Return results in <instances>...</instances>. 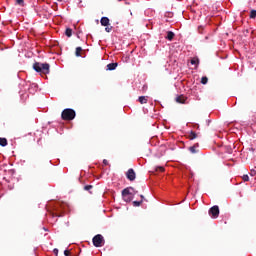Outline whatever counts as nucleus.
<instances>
[{
    "label": "nucleus",
    "mask_w": 256,
    "mask_h": 256,
    "mask_svg": "<svg viewBox=\"0 0 256 256\" xmlns=\"http://www.w3.org/2000/svg\"><path fill=\"white\" fill-rule=\"evenodd\" d=\"M33 70L40 73V75H47L50 73V65L48 63L35 62Z\"/></svg>",
    "instance_id": "obj_1"
},
{
    "label": "nucleus",
    "mask_w": 256,
    "mask_h": 256,
    "mask_svg": "<svg viewBox=\"0 0 256 256\" xmlns=\"http://www.w3.org/2000/svg\"><path fill=\"white\" fill-rule=\"evenodd\" d=\"M76 118V111L71 108H66L61 112V119L63 121H73Z\"/></svg>",
    "instance_id": "obj_2"
},
{
    "label": "nucleus",
    "mask_w": 256,
    "mask_h": 256,
    "mask_svg": "<svg viewBox=\"0 0 256 256\" xmlns=\"http://www.w3.org/2000/svg\"><path fill=\"white\" fill-rule=\"evenodd\" d=\"M92 244L96 248H100V247L104 246V244H105L104 236H102L101 234H96L94 236V238H92Z\"/></svg>",
    "instance_id": "obj_3"
},
{
    "label": "nucleus",
    "mask_w": 256,
    "mask_h": 256,
    "mask_svg": "<svg viewBox=\"0 0 256 256\" xmlns=\"http://www.w3.org/2000/svg\"><path fill=\"white\" fill-rule=\"evenodd\" d=\"M219 214H220V210L217 205L210 207L209 216L212 217V219H218Z\"/></svg>",
    "instance_id": "obj_4"
},
{
    "label": "nucleus",
    "mask_w": 256,
    "mask_h": 256,
    "mask_svg": "<svg viewBox=\"0 0 256 256\" xmlns=\"http://www.w3.org/2000/svg\"><path fill=\"white\" fill-rule=\"evenodd\" d=\"M126 178H127V180H129L130 182L135 181V179H136L135 170H133L132 168H130L129 170H127V172H126Z\"/></svg>",
    "instance_id": "obj_5"
},
{
    "label": "nucleus",
    "mask_w": 256,
    "mask_h": 256,
    "mask_svg": "<svg viewBox=\"0 0 256 256\" xmlns=\"http://www.w3.org/2000/svg\"><path fill=\"white\" fill-rule=\"evenodd\" d=\"M131 191L134 192V194L138 193V191H135V188L127 187V188L122 190V196H133Z\"/></svg>",
    "instance_id": "obj_6"
},
{
    "label": "nucleus",
    "mask_w": 256,
    "mask_h": 256,
    "mask_svg": "<svg viewBox=\"0 0 256 256\" xmlns=\"http://www.w3.org/2000/svg\"><path fill=\"white\" fill-rule=\"evenodd\" d=\"M87 50L81 48V47H77L75 48V57H82V54L86 53Z\"/></svg>",
    "instance_id": "obj_7"
},
{
    "label": "nucleus",
    "mask_w": 256,
    "mask_h": 256,
    "mask_svg": "<svg viewBox=\"0 0 256 256\" xmlns=\"http://www.w3.org/2000/svg\"><path fill=\"white\" fill-rule=\"evenodd\" d=\"M101 26L102 27H108L109 26V18L108 17H102L101 18Z\"/></svg>",
    "instance_id": "obj_8"
},
{
    "label": "nucleus",
    "mask_w": 256,
    "mask_h": 256,
    "mask_svg": "<svg viewBox=\"0 0 256 256\" xmlns=\"http://www.w3.org/2000/svg\"><path fill=\"white\" fill-rule=\"evenodd\" d=\"M118 67V63H111L106 65V68L108 69V71H114L115 69H117Z\"/></svg>",
    "instance_id": "obj_9"
},
{
    "label": "nucleus",
    "mask_w": 256,
    "mask_h": 256,
    "mask_svg": "<svg viewBox=\"0 0 256 256\" xmlns=\"http://www.w3.org/2000/svg\"><path fill=\"white\" fill-rule=\"evenodd\" d=\"M197 138H198V134L195 133L194 131H191V132L188 133V139L189 140H195Z\"/></svg>",
    "instance_id": "obj_10"
},
{
    "label": "nucleus",
    "mask_w": 256,
    "mask_h": 256,
    "mask_svg": "<svg viewBox=\"0 0 256 256\" xmlns=\"http://www.w3.org/2000/svg\"><path fill=\"white\" fill-rule=\"evenodd\" d=\"M174 37H175L174 32L168 31L167 37H165V39H167L168 41H173Z\"/></svg>",
    "instance_id": "obj_11"
},
{
    "label": "nucleus",
    "mask_w": 256,
    "mask_h": 256,
    "mask_svg": "<svg viewBox=\"0 0 256 256\" xmlns=\"http://www.w3.org/2000/svg\"><path fill=\"white\" fill-rule=\"evenodd\" d=\"M122 197H123V201L127 203L132 202L133 195H122Z\"/></svg>",
    "instance_id": "obj_12"
},
{
    "label": "nucleus",
    "mask_w": 256,
    "mask_h": 256,
    "mask_svg": "<svg viewBox=\"0 0 256 256\" xmlns=\"http://www.w3.org/2000/svg\"><path fill=\"white\" fill-rule=\"evenodd\" d=\"M175 101L177 103H181V104H184L185 103V97L184 96H177V98H175Z\"/></svg>",
    "instance_id": "obj_13"
},
{
    "label": "nucleus",
    "mask_w": 256,
    "mask_h": 256,
    "mask_svg": "<svg viewBox=\"0 0 256 256\" xmlns=\"http://www.w3.org/2000/svg\"><path fill=\"white\" fill-rule=\"evenodd\" d=\"M147 96H140L139 97V103L142 105H145L147 103Z\"/></svg>",
    "instance_id": "obj_14"
},
{
    "label": "nucleus",
    "mask_w": 256,
    "mask_h": 256,
    "mask_svg": "<svg viewBox=\"0 0 256 256\" xmlns=\"http://www.w3.org/2000/svg\"><path fill=\"white\" fill-rule=\"evenodd\" d=\"M8 145V141L6 138H0V146L6 147Z\"/></svg>",
    "instance_id": "obj_15"
},
{
    "label": "nucleus",
    "mask_w": 256,
    "mask_h": 256,
    "mask_svg": "<svg viewBox=\"0 0 256 256\" xmlns=\"http://www.w3.org/2000/svg\"><path fill=\"white\" fill-rule=\"evenodd\" d=\"M200 83H202V85H206V84L208 83V77L203 76V77L200 79Z\"/></svg>",
    "instance_id": "obj_16"
},
{
    "label": "nucleus",
    "mask_w": 256,
    "mask_h": 256,
    "mask_svg": "<svg viewBox=\"0 0 256 256\" xmlns=\"http://www.w3.org/2000/svg\"><path fill=\"white\" fill-rule=\"evenodd\" d=\"M197 147H198V144H196L195 146H192L189 148V151L193 154L197 153Z\"/></svg>",
    "instance_id": "obj_17"
},
{
    "label": "nucleus",
    "mask_w": 256,
    "mask_h": 256,
    "mask_svg": "<svg viewBox=\"0 0 256 256\" xmlns=\"http://www.w3.org/2000/svg\"><path fill=\"white\" fill-rule=\"evenodd\" d=\"M72 33H73V30H72V29H70V28H67V29H66V32H65L66 37L70 38L71 35H72Z\"/></svg>",
    "instance_id": "obj_18"
},
{
    "label": "nucleus",
    "mask_w": 256,
    "mask_h": 256,
    "mask_svg": "<svg viewBox=\"0 0 256 256\" xmlns=\"http://www.w3.org/2000/svg\"><path fill=\"white\" fill-rule=\"evenodd\" d=\"M143 200L140 201H133V207H139L140 205H142Z\"/></svg>",
    "instance_id": "obj_19"
},
{
    "label": "nucleus",
    "mask_w": 256,
    "mask_h": 256,
    "mask_svg": "<svg viewBox=\"0 0 256 256\" xmlns=\"http://www.w3.org/2000/svg\"><path fill=\"white\" fill-rule=\"evenodd\" d=\"M250 19H256V10H251Z\"/></svg>",
    "instance_id": "obj_20"
},
{
    "label": "nucleus",
    "mask_w": 256,
    "mask_h": 256,
    "mask_svg": "<svg viewBox=\"0 0 256 256\" xmlns=\"http://www.w3.org/2000/svg\"><path fill=\"white\" fill-rule=\"evenodd\" d=\"M191 64L192 65H198L199 64V59L198 58H192L191 59Z\"/></svg>",
    "instance_id": "obj_21"
},
{
    "label": "nucleus",
    "mask_w": 256,
    "mask_h": 256,
    "mask_svg": "<svg viewBox=\"0 0 256 256\" xmlns=\"http://www.w3.org/2000/svg\"><path fill=\"white\" fill-rule=\"evenodd\" d=\"M16 5L24 7V0H16Z\"/></svg>",
    "instance_id": "obj_22"
},
{
    "label": "nucleus",
    "mask_w": 256,
    "mask_h": 256,
    "mask_svg": "<svg viewBox=\"0 0 256 256\" xmlns=\"http://www.w3.org/2000/svg\"><path fill=\"white\" fill-rule=\"evenodd\" d=\"M91 189H93V185H85L84 187L85 191H90Z\"/></svg>",
    "instance_id": "obj_23"
},
{
    "label": "nucleus",
    "mask_w": 256,
    "mask_h": 256,
    "mask_svg": "<svg viewBox=\"0 0 256 256\" xmlns=\"http://www.w3.org/2000/svg\"><path fill=\"white\" fill-rule=\"evenodd\" d=\"M156 172H164V168L159 166L156 168Z\"/></svg>",
    "instance_id": "obj_24"
},
{
    "label": "nucleus",
    "mask_w": 256,
    "mask_h": 256,
    "mask_svg": "<svg viewBox=\"0 0 256 256\" xmlns=\"http://www.w3.org/2000/svg\"><path fill=\"white\" fill-rule=\"evenodd\" d=\"M243 181L244 182H249V175H244L243 176Z\"/></svg>",
    "instance_id": "obj_25"
},
{
    "label": "nucleus",
    "mask_w": 256,
    "mask_h": 256,
    "mask_svg": "<svg viewBox=\"0 0 256 256\" xmlns=\"http://www.w3.org/2000/svg\"><path fill=\"white\" fill-rule=\"evenodd\" d=\"M111 31H112V27H106V28H105V32L110 33Z\"/></svg>",
    "instance_id": "obj_26"
},
{
    "label": "nucleus",
    "mask_w": 256,
    "mask_h": 256,
    "mask_svg": "<svg viewBox=\"0 0 256 256\" xmlns=\"http://www.w3.org/2000/svg\"><path fill=\"white\" fill-rule=\"evenodd\" d=\"M54 255L58 256L59 255V250L58 249H53Z\"/></svg>",
    "instance_id": "obj_27"
},
{
    "label": "nucleus",
    "mask_w": 256,
    "mask_h": 256,
    "mask_svg": "<svg viewBox=\"0 0 256 256\" xmlns=\"http://www.w3.org/2000/svg\"><path fill=\"white\" fill-rule=\"evenodd\" d=\"M64 256H70L69 250H64Z\"/></svg>",
    "instance_id": "obj_28"
},
{
    "label": "nucleus",
    "mask_w": 256,
    "mask_h": 256,
    "mask_svg": "<svg viewBox=\"0 0 256 256\" xmlns=\"http://www.w3.org/2000/svg\"><path fill=\"white\" fill-rule=\"evenodd\" d=\"M103 163H104L105 166H108V165H109V162H108V160H106V159H104Z\"/></svg>",
    "instance_id": "obj_29"
},
{
    "label": "nucleus",
    "mask_w": 256,
    "mask_h": 256,
    "mask_svg": "<svg viewBox=\"0 0 256 256\" xmlns=\"http://www.w3.org/2000/svg\"><path fill=\"white\" fill-rule=\"evenodd\" d=\"M81 55H82V56H81L82 58H85V57H86V52L81 53Z\"/></svg>",
    "instance_id": "obj_30"
},
{
    "label": "nucleus",
    "mask_w": 256,
    "mask_h": 256,
    "mask_svg": "<svg viewBox=\"0 0 256 256\" xmlns=\"http://www.w3.org/2000/svg\"><path fill=\"white\" fill-rule=\"evenodd\" d=\"M140 198H142V201H143V199H145V196H143V195H140Z\"/></svg>",
    "instance_id": "obj_31"
},
{
    "label": "nucleus",
    "mask_w": 256,
    "mask_h": 256,
    "mask_svg": "<svg viewBox=\"0 0 256 256\" xmlns=\"http://www.w3.org/2000/svg\"><path fill=\"white\" fill-rule=\"evenodd\" d=\"M56 217H61V215H56Z\"/></svg>",
    "instance_id": "obj_32"
}]
</instances>
